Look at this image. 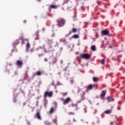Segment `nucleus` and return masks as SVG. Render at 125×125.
<instances>
[{"label": "nucleus", "instance_id": "09e8293b", "mask_svg": "<svg viewBox=\"0 0 125 125\" xmlns=\"http://www.w3.org/2000/svg\"><path fill=\"white\" fill-rule=\"evenodd\" d=\"M66 37H68V35H66Z\"/></svg>", "mask_w": 125, "mask_h": 125}, {"label": "nucleus", "instance_id": "9b49d317", "mask_svg": "<svg viewBox=\"0 0 125 125\" xmlns=\"http://www.w3.org/2000/svg\"><path fill=\"white\" fill-rule=\"evenodd\" d=\"M105 95H106V92L103 91L100 94L101 97H104Z\"/></svg>", "mask_w": 125, "mask_h": 125}, {"label": "nucleus", "instance_id": "c03bdc74", "mask_svg": "<svg viewBox=\"0 0 125 125\" xmlns=\"http://www.w3.org/2000/svg\"><path fill=\"white\" fill-rule=\"evenodd\" d=\"M43 47H45V45H43Z\"/></svg>", "mask_w": 125, "mask_h": 125}, {"label": "nucleus", "instance_id": "4c0bfd02", "mask_svg": "<svg viewBox=\"0 0 125 125\" xmlns=\"http://www.w3.org/2000/svg\"><path fill=\"white\" fill-rule=\"evenodd\" d=\"M109 48H113V46H109Z\"/></svg>", "mask_w": 125, "mask_h": 125}, {"label": "nucleus", "instance_id": "393cba45", "mask_svg": "<svg viewBox=\"0 0 125 125\" xmlns=\"http://www.w3.org/2000/svg\"><path fill=\"white\" fill-rule=\"evenodd\" d=\"M88 89H92V88H93V86L92 85H89L88 86Z\"/></svg>", "mask_w": 125, "mask_h": 125}, {"label": "nucleus", "instance_id": "2f4dec72", "mask_svg": "<svg viewBox=\"0 0 125 125\" xmlns=\"http://www.w3.org/2000/svg\"><path fill=\"white\" fill-rule=\"evenodd\" d=\"M69 1V0H65V1L63 2V4H65V3H67Z\"/></svg>", "mask_w": 125, "mask_h": 125}, {"label": "nucleus", "instance_id": "8fccbe9b", "mask_svg": "<svg viewBox=\"0 0 125 125\" xmlns=\"http://www.w3.org/2000/svg\"><path fill=\"white\" fill-rule=\"evenodd\" d=\"M76 0V1H77V0Z\"/></svg>", "mask_w": 125, "mask_h": 125}, {"label": "nucleus", "instance_id": "c85d7f7f", "mask_svg": "<svg viewBox=\"0 0 125 125\" xmlns=\"http://www.w3.org/2000/svg\"><path fill=\"white\" fill-rule=\"evenodd\" d=\"M20 40H21V39H18V40H16V43L17 44H18V43H19V41H20Z\"/></svg>", "mask_w": 125, "mask_h": 125}, {"label": "nucleus", "instance_id": "4468645a", "mask_svg": "<svg viewBox=\"0 0 125 125\" xmlns=\"http://www.w3.org/2000/svg\"><path fill=\"white\" fill-rule=\"evenodd\" d=\"M107 100H108V102H111V101H113L114 100V98L110 97H108L107 98Z\"/></svg>", "mask_w": 125, "mask_h": 125}, {"label": "nucleus", "instance_id": "a19ab883", "mask_svg": "<svg viewBox=\"0 0 125 125\" xmlns=\"http://www.w3.org/2000/svg\"><path fill=\"white\" fill-rule=\"evenodd\" d=\"M23 22H24V23H26V22H27V21H24Z\"/></svg>", "mask_w": 125, "mask_h": 125}, {"label": "nucleus", "instance_id": "473e14b6", "mask_svg": "<svg viewBox=\"0 0 125 125\" xmlns=\"http://www.w3.org/2000/svg\"><path fill=\"white\" fill-rule=\"evenodd\" d=\"M44 61L45 62H47V61H48V60L47 59V58H44Z\"/></svg>", "mask_w": 125, "mask_h": 125}, {"label": "nucleus", "instance_id": "39448f33", "mask_svg": "<svg viewBox=\"0 0 125 125\" xmlns=\"http://www.w3.org/2000/svg\"><path fill=\"white\" fill-rule=\"evenodd\" d=\"M102 36H109L110 34V31L107 29L102 30L101 31Z\"/></svg>", "mask_w": 125, "mask_h": 125}, {"label": "nucleus", "instance_id": "f257e3e1", "mask_svg": "<svg viewBox=\"0 0 125 125\" xmlns=\"http://www.w3.org/2000/svg\"><path fill=\"white\" fill-rule=\"evenodd\" d=\"M57 21V26L59 27V28H61V27H63L64 25H65V20L63 18H59L56 21Z\"/></svg>", "mask_w": 125, "mask_h": 125}, {"label": "nucleus", "instance_id": "f704fd0d", "mask_svg": "<svg viewBox=\"0 0 125 125\" xmlns=\"http://www.w3.org/2000/svg\"><path fill=\"white\" fill-rule=\"evenodd\" d=\"M113 124H114V123L112 122H110V125H113Z\"/></svg>", "mask_w": 125, "mask_h": 125}, {"label": "nucleus", "instance_id": "e433bc0d", "mask_svg": "<svg viewBox=\"0 0 125 125\" xmlns=\"http://www.w3.org/2000/svg\"><path fill=\"white\" fill-rule=\"evenodd\" d=\"M76 110H78L79 108H77V107H78V104H76Z\"/></svg>", "mask_w": 125, "mask_h": 125}, {"label": "nucleus", "instance_id": "ddd939ff", "mask_svg": "<svg viewBox=\"0 0 125 125\" xmlns=\"http://www.w3.org/2000/svg\"><path fill=\"white\" fill-rule=\"evenodd\" d=\"M57 62V58L54 57L53 59H52V63L53 64H55V63H56Z\"/></svg>", "mask_w": 125, "mask_h": 125}, {"label": "nucleus", "instance_id": "58836bf2", "mask_svg": "<svg viewBox=\"0 0 125 125\" xmlns=\"http://www.w3.org/2000/svg\"><path fill=\"white\" fill-rule=\"evenodd\" d=\"M71 34H72V32L71 31H69L68 35H71Z\"/></svg>", "mask_w": 125, "mask_h": 125}, {"label": "nucleus", "instance_id": "bb28decb", "mask_svg": "<svg viewBox=\"0 0 125 125\" xmlns=\"http://www.w3.org/2000/svg\"><path fill=\"white\" fill-rule=\"evenodd\" d=\"M45 125H51V124H50L49 122L46 121L44 123Z\"/></svg>", "mask_w": 125, "mask_h": 125}, {"label": "nucleus", "instance_id": "1a4fd4ad", "mask_svg": "<svg viewBox=\"0 0 125 125\" xmlns=\"http://www.w3.org/2000/svg\"><path fill=\"white\" fill-rule=\"evenodd\" d=\"M36 118L38 120H42V117H41V113L39 112H37L36 114Z\"/></svg>", "mask_w": 125, "mask_h": 125}, {"label": "nucleus", "instance_id": "f8f14e48", "mask_svg": "<svg viewBox=\"0 0 125 125\" xmlns=\"http://www.w3.org/2000/svg\"><path fill=\"white\" fill-rule=\"evenodd\" d=\"M112 113V110L111 109H108L104 111V114H111Z\"/></svg>", "mask_w": 125, "mask_h": 125}, {"label": "nucleus", "instance_id": "a878e982", "mask_svg": "<svg viewBox=\"0 0 125 125\" xmlns=\"http://www.w3.org/2000/svg\"><path fill=\"white\" fill-rule=\"evenodd\" d=\"M53 122L54 124H57V119L55 118L53 120Z\"/></svg>", "mask_w": 125, "mask_h": 125}, {"label": "nucleus", "instance_id": "7ed1b4c3", "mask_svg": "<svg viewBox=\"0 0 125 125\" xmlns=\"http://www.w3.org/2000/svg\"><path fill=\"white\" fill-rule=\"evenodd\" d=\"M81 95V99L79 101H77V103H81L82 101H84L85 100V97H84V95H85V92L81 91L80 93Z\"/></svg>", "mask_w": 125, "mask_h": 125}, {"label": "nucleus", "instance_id": "2eb2a0df", "mask_svg": "<svg viewBox=\"0 0 125 125\" xmlns=\"http://www.w3.org/2000/svg\"><path fill=\"white\" fill-rule=\"evenodd\" d=\"M60 42H63V43L66 42V39L62 38V39H60Z\"/></svg>", "mask_w": 125, "mask_h": 125}, {"label": "nucleus", "instance_id": "f3484780", "mask_svg": "<svg viewBox=\"0 0 125 125\" xmlns=\"http://www.w3.org/2000/svg\"><path fill=\"white\" fill-rule=\"evenodd\" d=\"M91 49L92 50V51H95V50H96V47H95V45L91 46Z\"/></svg>", "mask_w": 125, "mask_h": 125}, {"label": "nucleus", "instance_id": "f03ea898", "mask_svg": "<svg viewBox=\"0 0 125 125\" xmlns=\"http://www.w3.org/2000/svg\"><path fill=\"white\" fill-rule=\"evenodd\" d=\"M53 96V92L52 91H50L49 92L46 91L44 93L43 97L45 99L47 97H49L50 98Z\"/></svg>", "mask_w": 125, "mask_h": 125}, {"label": "nucleus", "instance_id": "b1692460", "mask_svg": "<svg viewBox=\"0 0 125 125\" xmlns=\"http://www.w3.org/2000/svg\"><path fill=\"white\" fill-rule=\"evenodd\" d=\"M62 95V96H66L67 95V94H68L67 92H65V93H61Z\"/></svg>", "mask_w": 125, "mask_h": 125}, {"label": "nucleus", "instance_id": "9d476101", "mask_svg": "<svg viewBox=\"0 0 125 125\" xmlns=\"http://www.w3.org/2000/svg\"><path fill=\"white\" fill-rule=\"evenodd\" d=\"M17 65L18 66H20V67H21V66L23 65V62L20 60H18L17 61Z\"/></svg>", "mask_w": 125, "mask_h": 125}, {"label": "nucleus", "instance_id": "ea45409f", "mask_svg": "<svg viewBox=\"0 0 125 125\" xmlns=\"http://www.w3.org/2000/svg\"><path fill=\"white\" fill-rule=\"evenodd\" d=\"M37 35H36V37H38L39 36V33H37Z\"/></svg>", "mask_w": 125, "mask_h": 125}, {"label": "nucleus", "instance_id": "dca6fc26", "mask_svg": "<svg viewBox=\"0 0 125 125\" xmlns=\"http://www.w3.org/2000/svg\"><path fill=\"white\" fill-rule=\"evenodd\" d=\"M30 43H29V42L26 44V51L28 52V49H30Z\"/></svg>", "mask_w": 125, "mask_h": 125}, {"label": "nucleus", "instance_id": "412c9836", "mask_svg": "<svg viewBox=\"0 0 125 125\" xmlns=\"http://www.w3.org/2000/svg\"><path fill=\"white\" fill-rule=\"evenodd\" d=\"M93 82L96 83V82H98V78H96V77H93Z\"/></svg>", "mask_w": 125, "mask_h": 125}, {"label": "nucleus", "instance_id": "6e6552de", "mask_svg": "<svg viewBox=\"0 0 125 125\" xmlns=\"http://www.w3.org/2000/svg\"><path fill=\"white\" fill-rule=\"evenodd\" d=\"M58 6H59L58 5H51L49 7V11H51L50 8H52V9H56L58 8Z\"/></svg>", "mask_w": 125, "mask_h": 125}, {"label": "nucleus", "instance_id": "20e7f679", "mask_svg": "<svg viewBox=\"0 0 125 125\" xmlns=\"http://www.w3.org/2000/svg\"><path fill=\"white\" fill-rule=\"evenodd\" d=\"M80 56L81 58H83V59H86V60L90 58V55H89V54H81Z\"/></svg>", "mask_w": 125, "mask_h": 125}, {"label": "nucleus", "instance_id": "a211bd4d", "mask_svg": "<svg viewBox=\"0 0 125 125\" xmlns=\"http://www.w3.org/2000/svg\"><path fill=\"white\" fill-rule=\"evenodd\" d=\"M35 75L36 76H41L42 75V72H41V71H38L36 73Z\"/></svg>", "mask_w": 125, "mask_h": 125}, {"label": "nucleus", "instance_id": "72a5a7b5", "mask_svg": "<svg viewBox=\"0 0 125 125\" xmlns=\"http://www.w3.org/2000/svg\"><path fill=\"white\" fill-rule=\"evenodd\" d=\"M73 122L74 123H76L77 122V120H76V119H75V118L73 119Z\"/></svg>", "mask_w": 125, "mask_h": 125}, {"label": "nucleus", "instance_id": "37998d69", "mask_svg": "<svg viewBox=\"0 0 125 125\" xmlns=\"http://www.w3.org/2000/svg\"><path fill=\"white\" fill-rule=\"evenodd\" d=\"M27 123H28V125H30V123L29 122H28Z\"/></svg>", "mask_w": 125, "mask_h": 125}, {"label": "nucleus", "instance_id": "aec40b11", "mask_svg": "<svg viewBox=\"0 0 125 125\" xmlns=\"http://www.w3.org/2000/svg\"><path fill=\"white\" fill-rule=\"evenodd\" d=\"M101 64H102V65L105 64V59H103L101 60Z\"/></svg>", "mask_w": 125, "mask_h": 125}, {"label": "nucleus", "instance_id": "c9c22d12", "mask_svg": "<svg viewBox=\"0 0 125 125\" xmlns=\"http://www.w3.org/2000/svg\"><path fill=\"white\" fill-rule=\"evenodd\" d=\"M80 91H81V89H79L78 91V93H80Z\"/></svg>", "mask_w": 125, "mask_h": 125}, {"label": "nucleus", "instance_id": "c756f323", "mask_svg": "<svg viewBox=\"0 0 125 125\" xmlns=\"http://www.w3.org/2000/svg\"><path fill=\"white\" fill-rule=\"evenodd\" d=\"M13 102H14V103H15L17 101V99H16V98H14L13 99Z\"/></svg>", "mask_w": 125, "mask_h": 125}, {"label": "nucleus", "instance_id": "5701e85b", "mask_svg": "<svg viewBox=\"0 0 125 125\" xmlns=\"http://www.w3.org/2000/svg\"><path fill=\"white\" fill-rule=\"evenodd\" d=\"M54 112V108L53 107L51 108L50 110V113L51 114H53V112Z\"/></svg>", "mask_w": 125, "mask_h": 125}, {"label": "nucleus", "instance_id": "0eeeda50", "mask_svg": "<svg viewBox=\"0 0 125 125\" xmlns=\"http://www.w3.org/2000/svg\"><path fill=\"white\" fill-rule=\"evenodd\" d=\"M48 45H49V48H52V46L51 45L53 43V40L52 39H48Z\"/></svg>", "mask_w": 125, "mask_h": 125}, {"label": "nucleus", "instance_id": "423d86ee", "mask_svg": "<svg viewBox=\"0 0 125 125\" xmlns=\"http://www.w3.org/2000/svg\"><path fill=\"white\" fill-rule=\"evenodd\" d=\"M71 102V98L70 97H67L63 102V105H66V104H69V103Z\"/></svg>", "mask_w": 125, "mask_h": 125}, {"label": "nucleus", "instance_id": "de8ad7c7", "mask_svg": "<svg viewBox=\"0 0 125 125\" xmlns=\"http://www.w3.org/2000/svg\"><path fill=\"white\" fill-rule=\"evenodd\" d=\"M38 1H41L42 0H37Z\"/></svg>", "mask_w": 125, "mask_h": 125}, {"label": "nucleus", "instance_id": "79ce46f5", "mask_svg": "<svg viewBox=\"0 0 125 125\" xmlns=\"http://www.w3.org/2000/svg\"><path fill=\"white\" fill-rule=\"evenodd\" d=\"M44 52H47V51H46V49L44 50Z\"/></svg>", "mask_w": 125, "mask_h": 125}, {"label": "nucleus", "instance_id": "cd10ccee", "mask_svg": "<svg viewBox=\"0 0 125 125\" xmlns=\"http://www.w3.org/2000/svg\"><path fill=\"white\" fill-rule=\"evenodd\" d=\"M72 31L73 33H76L77 32V29L76 28H73L72 30Z\"/></svg>", "mask_w": 125, "mask_h": 125}, {"label": "nucleus", "instance_id": "6ab92c4d", "mask_svg": "<svg viewBox=\"0 0 125 125\" xmlns=\"http://www.w3.org/2000/svg\"><path fill=\"white\" fill-rule=\"evenodd\" d=\"M73 39H79V35L78 34H75L72 36Z\"/></svg>", "mask_w": 125, "mask_h": 125}, {"label": "nucleus", "instance_id": "a18cd8bd", "mask_svg": "<svg viewBox=\"0 0 125 125\" xmlns=\"http://www.w3.org/2000/svg\"><path fill=\"white\" fill-rule=\"evenodd\" d=\"M25 41H28V39H25Z\"/></svg>", "mask_w": 125, "mask_h": 125}, {"label": "nucleus", "instance_id": "7c9ffc66", "mask_svg": "<svg viewBox=\"0 0 125 125\" xmlns=\"http://www.w3.org/2000/svg\"><path fill=\"white\" fill-rule=\"evenodd\" d=\"M68 115H75V113H74V112H69Z\"/></svg>", "mask_w": 125, "mask_h": 125}, {"label": "nucleus", "instance_id": "49530a36", "mask_svg": "<svg viewBox=\"0 0 125 125\" xmlns=\"http://www.w3.org/2000/svg\"><path fill=\"white\" fill-rule=\"evenodd\" d=\"M52 85H54V83H53L52 84Z\"/></svg>", "mask_w": 125, "mask_h": 125}, {"label": "nucleus", "instance_id": "4be33fe9", "mask_svg": "<svg viewBox=\"0 0 125 125\" xmlns=\"http://www.w3.org/2000/svg\"><path fill=\"white\" fill-rule=\"evenodd\" d=\"M46 105H47V100H45L44 103V106L45 108H46Z\"/></svg>", "mask_w": 125, "mask_h": 125}]
</instances>
